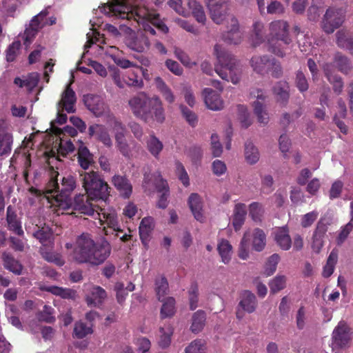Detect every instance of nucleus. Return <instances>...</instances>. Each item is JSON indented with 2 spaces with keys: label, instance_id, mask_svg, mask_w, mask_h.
Returning <instances> with one entry per match:
<instances>
[{
  "label": "nucleus",
  "instance_id": "f257e3e1",
  "mask_svg": "<svg viewBox=\"0 0 353 353\" xmlns=\"http://www.w3.org/2000/svg\"><path fill=\"white\" fill-rule=\"evenodd\" d=\"M79 177L85 194L74 197L73 208L81 214L93 215L94 208L90 200L105 201L110 196V187L98 172H82Z\"/></svg>",
  "mask_w": 353,
  "mask_h": 353
},
{
  "label": "nucleus",
  "instance_id": "f03ea898",
  "mask_svg": "<svg viewBox=\"0 0 353 353\" xmlns=\"http://www.w3.org/2000/svg\"><path fill=\"white\" fill-rule=\"evenodd\" d=\"M128 8L116 0L115 2L104 4L101 11L105 14L113 18L114 20L121 19L130 21L132 18L142 26L145 33L155 35L156 28L162 33H167L169 30L168 26L161 20L159 14L149 12L147 10H139L135 13L130 12Z\"/></svg>",
  "mask_w": 353,
  "mask_h": 353
},
{
  "label": "nucleus",
  "instance_id": "7ed1b4c3",
  "mask_svg": "<svg viewBox=\"0 0 353 353\" xmlns=\"http://www.w3.org/2000/svg\"><path fill=\"white\" fill-rule=\"evenodd\" d=\"M112 248L110 242L103 238L101 243H96L88 233L78 236L72 251V259L79 264L89 263L99 265L110 256Z\"/></svg>",
  "mask_w": 353,
  "mask_h": 353
},
{
  "label": "nucleus",
  "instance_id": "20e7f679",
  "mask_svg": "<svg viewBox=\"0 0 353 353\" xmlns=\"http://www.w3.org/2000/svg\"><path fill=\"white\" fill-rule=\"evenodd\" d=\"M128 105L133 114L146 123L155 121L162 123L165 121L163 103L157 96L150 97L141 92L130 98Z\"/></svg>",
  "mask_w": 353,
  "mask_h": 353
},
{
  "label": "nucleus",
  "instance_id": "39448f33",
  "mask_svg": "<svg viewBox=\"0 0 353 353\" xmlns=\"http://www.w3.org/2000/svg\"><path fill=\"white\" fill-rule=\"evenodd\" d=\"M214 50L218 61L215 72L222 79L237 84L242 72L239 61L232 54L222 50L218 44L214 46Z\"/></svg>",
  "mask_w": 353,
  "mask_h": 353
},
{
  "label": "nucleus",
  "instance_id": "423d86ee",
  "mask_svg": "<svg viewBox=\"0 0 353 353\" xmlns=\"http://www.w3.org/2000/svg\"><path fill=\"white\" fill-rule=\"evenodd\" d=\"M59 172L52 168L50 172V180L46 185L48 193H57V196H61V200L65 199L76 187V180L72 175L63 176L61 184L58 183Z\"/></svg>",
  "mask_w": 353,
  "mask_h": 353
},
{
  "label": "nucleus",
  "instance_id": "0eeeda50",
  "mask_svg": "<svg viewBox=\"0 0 353 353\" xmlns=\"http://www.w3.org/2000/svg\"><path fill=\"white\" fill-rule=\"evenodd\" d=\"M251 240L253 250L256 252H261L265 246L266 235L265 232L259 228H255L252 231L249 230L244 233L239 245L238 254L239 258L243 260H245L248 258Z\"/></svg>",
  "mask_w": 353,
  "mask_h": 353
},
{
  "label": "nucleus",
  "instance_id": "6e6552de",
  "mask_svg": "<svg viewBox=\"0 0 353 353\" xmlns=\"http://www.w3.org/2000/svg\"><path fill=\"white\" fill-rule=\"evenodd\" d=\"M345 12L341 8H328L322 20V28L327 34H331L343 23Z\"/></svg>",
  "mask_w": 353,
  "mask_h": 353
},
{
  "label": "nucleus",
  "instance_id": "1a4fd4ad",
  "mask_svg": "<svg viewBox=\"0 0 353 353\" xmlns=\"http://www.w3.org/2000/svg\"><path fill=\"white\" fill-rule=\"evenodd\" d=\"M270 42L272 47L275 45L276 39L281 40L284 45H289L292 40L289 34V24L284 20H276L269 25Z\"/></svg>",
  "mask_w": 353,
  "mask_h": 353
},
{
  "label": "nucleus",
  "instance_id": "9d476101",
  "mask_svg": "<svg viewBox=\"0 0 353 353\" xmlns=\"http://www.w3.org/2000/svg\"><path fill=\"white\" fill-rule=\"evenodd\" d=\"M207 6L212 20L216 24H221L228 19L229 14V0H207Z\"/></svg>",
  "mask_w": 353,
  "mask_h": 353
},
{
  "label": "nucleus",
  "instance_id": "9b49d317",
  "mask_svg": "<svg viewBox=\"0 0 353 353\" xmlns=\"http://www.w3.org/2000/svg\"><path fill=\"white\" fill-rule=\"evenodd\" d=\"M226 20L227 30L222 33V39L229 44H239L242 41L243 34L240 30L238 19L232 14Z\"/></svg>",
  "mask_w": 353,
  "mask_h": 353
},
{
  "label": "nucleus",
  "instance_id": "f8f14e48",
  "mask_svg": "<svg viewBox=\"0 0 353 353\" xmlns=\"http://www.w3.org/2000/svg\"><path fill=\"white\" fill-rule=\"evenodd\" d=\"M250 97L256 98V101L253 103L254 112L257 117V120L262 124H267L269 117L264 110V103L267 98L265 92L261 89H254L250 92Z\"/></svg>",
  "mask_w": 353,
  "mask_h": 353
},
{
  "label": "nucleus",
  "instance_id": "ddd939ff",
  "mask_svg": "<svg viewBox=\"0 0 353 353\" xmlns=\"http://www.w3.org/2000/svg\"><path fill=\"white\" fill-rule=\"evenodd\" d=\"M327 224L321 219L316 226L312 234V248L316 253H319L324 245V238L327 231Z\"/></svg>",
  "mask_w": 353,
  "mask_h": 353
},
{
  "label": "nucleus",
  "instance_id": "4468645a",
  "mask_svg": "<svg viewBox=\"0 0 353 353\" xmlns=\"http://www.w3.org/2000/svg\"><path fill=\"white\" fill-rule=\"evenodd\" d=\"M97 210L94 209V214L92 216H98L99 222L101 225L105 228H113L120 225L116 212L112 209H104L97 207Z\"/></svg>",
  "mask_w": 353,
  "mask_h": 353
},
{
  "label": "nucleus",
  "instance_id": "2eb2a0df",
  "mask_svg": "<svg viewBox=\"0 0 353 353\" xmlns=\"http://www.w3.org/2000/svg\"><path fill=\"white\" fill-rule=\"evenodd\" d=\"M88 134L97 141L101 142L108 148H112L113 145L109 132L103 125L94 123L90 125Z\"/></svg>",
  "mask_w": 353,
  "mask_h": 353
},
{
  "label": "nucleus",
  "instance_id": "dca6fc26",
  "mask_svg": "<svg viewBox=\"0 0 353 353\" xmlns=\"http://www.w3.org/2000/svg\"><path fill=\"white\" fill-rule=\"evenodd\" d=\"M125 43L129 48L138 52L148 50L150 45L148 37L143 32L128 38Z\"/></svg>",
  "mask_w": 353,
  "mask_h": 353
},
{
  "label": "nucleus",
  "instance_id": "f3484780",
  "mask_svg": "<svg viewBox=\"0 0 353 353\" xmlns=\"http://www.w3.org/2000/svg\"><path fill=\"white\" fill-rule=\"evenodd\" d=\"M83 101L87 108L96 117H100L105 111V103L101 97L87 94L83 97Z\"/></svg>",
  "mask_w": 353,
  "mask_h": 353
},
{
  "label": "nucleus",
  "instance_id": "a211bd4d",
  "mask_svg": "<svg viewBox=\"0 0 353 353\" xmlns=\"http://www.w3.org/2000/svg\"><path fill=\"white\" fill-rule=\"evenodd\" d=\"M77 101L76 94L71 88V83L67 85L64 92L62 93L61 99L59 105L64 109L68 113L75 112L74 104Z\"/></svg>",
  "mask_w": 353,
  "mask_h": 353
},
{
  "label": "nucleus",
  "instance_id": "6ab92c4d",
  "mask_svg": "<svg viewBox=\"0 0 353 353\" xmlns=\"http://www.w3.org/2000/svg\"><path fill=\"white\" fill-rule=\"evenodd\" d=\"M13 137L4 123H0V155H7L12 150Z\"/></svg>",
  "mask_w": 353,
  "mask_h": 353
},
{
  "label": "nucleus",
  "instance_id": "aec40b11",
  "mask_svg": "<svg viewBox=\"0 0 353 353\" xmlns=\"http://www.w3.org/2000/svg\"><path fill=\"white\" fill-rule=\"evenodd\" d=\"M112 183L123 198H130L132 192V185L125 176L115 174L112 176Z\"/></svg>",
  "mask_w": 353,
  "mask_h": 353
},
{
  "label": "nucleus",
  "instance_id": "412c9836",
  "mask_svg": "<svg viewBox=\"0 0 353 353\" xmlns=\"http://www.w3.org/2000/svg\"><path fill=\"white\" fill-rule=\"evenodd\" d=\"M204 101L206 106L214 111L220 110L223 108V101L221 96L211 88H205L203 92Z\"/></svg>",
  "mask_w": 353,
  "mask_h": 353
},
{
  "label": "nucleus",
  "instance_id": "4be33fe9",
  "mask_svg": "<svg viewBox=\"0 0 353 353\" xmlns=\"http://www.w3.org/2000/svg\"><path fill=\"white\" fill-rule=\"evenodd\" d=\"M274 241L282 250H289L292 247V239L287 227L279 228L274 232Z\"/></svg>",
  "mask_w": 353,
  "mask_h": 353
},
{
  "label": "nucleus",
  "instance_id": "5701e85b",
  "mask_svg": "<svg viewBox=\"0 0 353 353\" xmlns=\"http://www.w3.org/2000/svg\"><path fill=\"white\" fill-rule=\"evenodd\" d=\"M189 207L198 221L203 223L205 216L203 214V205L201 196L197 193H192L188 199Z\"/></svg>",
  "mask_w": 353,
  "mask_h": 353
},
{
  "label": "nucleus",
  "instance_id": "b1692460",
  "mask_svg": "<svg viewBox=\"0 0 353 353\" xmlns=\"http://www.w3.org/2000/svg\"><path fill=\"white\" fill-rule=\"evenodd\" d=\"M331 68V64H325L323 66L325 76L326 77L327 81L332 85L334 92L336 94L339 95L343 90V81L339 75L334 74L332 72Z\"/></svg>",
  "mask_w": 353,
  "mask_h": 353
},
{
  "label": "nucleus",
  "instance_id": "393cba45",
  "mask_svg": "<svg viewBox=\"0 0 353 353\" xmlns=\"http://www.w3.org/2000/svg\"><path fill=\"white\" fill-rule=\"evenodd\" d=\"M6 221L8 228L19 236L23 234V231L21 225V221L19 220L16 211L14 208L9 205L6 211Z\"/></svg>",
  "mask_w": 353,
  "mask_h": 353
},
{
  "label": "nucleus",
  "instance_id": "a878e982",
  "mask_svg": "<svg viewBox=\"0 0 353 353\" xmlns=\"http://www.w3.org/2000/svg\"><path fill=\"white\" fill-rule=\"evenodd\" d=\"M334 343L340 347L346 345L349 341L348 328L344 322H340L332 334Z\"/></svg>",
  "mask_w": 353,
  "mask_h": 353
},
{
  "label": "nucleus",
  "instance_id": "bb28decb",
  "mask_svg": "<svg viewBox=\"0 0 353 353\" xmlns=\"http://www.w3.org/2000/svg\"><path fill=\"white\" fill-rule=\"evenodd\" d=\"M273 92L276 96V101L285 105L289 100V85L286 81H279L273 88Z\"/></svg>",
  "mask_w": 353,
  "mask_h": 353
},
{
  "label": "nucleus",
  "instance_id": "cd10ccee",
  "mask_svg": "<svg viewBox=\"0 0 353 353\" xmlns=\"http://www.w3.org/2000/svg\"><path fill=\"white\" fill-rule=\"evenodd\" d=\"M246 214L245 204L239 203L235 205L232 217V225L236 231L239 230L243 225Z\"/></svg>",
  "mask_w": 353,
  "mask_h": 353
},
{
  "label": "nucleus",
  "instance_id": "c85d7f7f",
  "mask_svg": "<svg viewBox=\"0 0 353 353\" xmlns=\"http://www.w3.org/2000/svg\"><path fill=\"white\" fill-rule=\"evenodd\" d=\"M154 224L152 217L143 218L139 225V236L141 242L146 245L150 241L152 231L153 230Z\"/></svg>",
  "mask_w": 353,
  "mask_h": 353
},
{
  "label": "nucleus",
  "instance_id": "c756f323",
  "mask_svg": "<svg viewBox=\"0 0 353 353\" xmlns=\"http://www.w3.org/2000/svg\"><path fill=\"white\" fill-rule=\"evenodd\" d=\"M239 306L248 312L252 313L256 307V299L255 295L250 291H245L242 294V299L239 302Z\"/></svg>",
  "mask_w": 353,
  "mask_h": 353
},
{
  "label": "nucleus",
  "instance_id": "7c9ffc66",
  "mask_svg": "<svg viewBox=\"0 0 353 353\" xmlns=\"http://www.w3.org/2000/svg\"><path fill=\"white\" fill-rule=\"evenodd\" d=\"M2 259L3 266L6 270L17 275L21 274L23 266L11 254L6 252L3 253Z\"/></svg>",
  "mask_w": 353,
  "mask_h": 353
},
{
  "label": "nucleus",
  "instance_id": "2f4dec72",
  "mask_svg": "<svg viewBox=\"0 0 353 353\" xmlns=\"http://www.w3.org/2000/svg\"><path fill=\"white\" fill-rule=\"evenodd\" d=\"M107 297L105 290L100 286H94L90 292V295L88 296L86 301L88 305L97 306L101 304Z\"/></svg>",
  "mask_w": 353,
  "mask_h": 353
},
{
  "label": "nucleus",
  "instance_id": "473e14b6",
  "mask_svg": "<svg viewBox=\"0 0 353 353\" xmlns=\"http://www.w3.org/2000/svg\"><path fill=\"white\" fill-rule=\"evenodd\" d=\"M146 146L149 152L157 159L163 150V143L154 134H150L146 141Z\"/></svg>",
  "mask_w": 353,
  "mask_h": 353
},
{
  "label": "nucleus",
  "instance_id": "72a5a7b5",
  "mask_svg": "<svg viewBox=\"0 0 353 353\" xmlns=\"http://www.w3.org/2000/svg\"><path fill=\"white\" fill-rule=\"evenodd\" d=\"M270 58L267 56H254L250 60L251 66L257 73H263L270 63Z\"/></svg>",
  "mask_w": 353,
  "mask_h": 353
},
{
  "label": "nucleus",
  "instance_id": "f704fd0d",
  "mask_svg": "<svg viewBox=\"0 0 353 353\" xmlns=\"http://www.w3.org/2000/svg\"><path fill=\"white\" fill-rule=\"evenodd\" d=\"M78 162L83 170H87L92 163V155L88 148L83 145L79 146L77 152Z\"/></svg>",
  "mask_w": 353,
  "mask_h": 353
},
{
  "label": "nucleus",
  "instance_id": "c9c22d12",
  "mask_svg": "<svg viewBox=\"0 0 353 353\" xmlns=\"http://www.w3.org/2000/svg\"><path fill=\"white\" fill-rule=\"evenodd\" d=\"M188 6L195 19L199 23L205 24L206 16L203 6L195 0H189Z\"/></svg>",
  "mask_w": 353,
  "mask_h": 353
},
{
  "label": "nucleus",
  "instance_id": "e433bc0d",
  "mask_svg": "<svg viewBox=\"0 0 353 353\" xmlns=\"http://www.w3.org/2000/svg\"><path fill=\"white\" fill-rule=\"evenodd\" d=\"M156 86L161 93L164 99L169 103H172L175 101V97L171 89L165 84L164 81L159 77L154 79Z\"/></svg>",
  "mask_w": 353,
  "mask_h": 353
},
{
  "label": "nucleus",
  "instance_id": "4c0bfd02",
  "mask_svg": "<svg viewBox=\"0 0 353 353\" xmlns=\"http://www.w3.org/2000/svg\"><path fill=\"white\" fill-rule=\"evenodd\" d=\"M337 261L338 251L336 249H334L328 256L326 264L323 267L322 276L324 278H328L333 274Z\"/></svg>",
  "mask_w": 353,
  "mask_h": 353
},
{
  "label": "nucleus",
  "instance_id": "58836bf2",
  "mask_svg": "<svg viewBox=\"0 0 353 353\" xmlns=\"http://www.w3.org/2000/svg\"><path fill=\"white\" fill-rule=\"evenodd\" d=\"M206 319L205 312L199 310L194 313L192 316V323L190 329L194 333H199L201 332L204 325Z\"/></svg>",
  "mask_w": 353,
  "mask_h": 353
},
{
  "label": "nucleus",
  "instance_id": "ea45409f",
  "mask_svg": "<svg viewBox=\"0 0 353 353\" xmlns=\"http://www.w3.org/2000/svg\"><path fill=\"white\" fill-rule=\"evenodd\" d=\"M163 305L161 308V317L165 319L172 317L176 312V301L173 297L169 296L163 300Z\"/></svg>",
  "mask_w": 353,
  "mask_h": 353
},
{
  "label": "nucleus",
  "instance_id": "a19ab883",
  "mask_svg": "<svg viewBox=\"0 0 353 353\" xmlns=\"http://www.w3.org/2000/svg\"><path fill=\"white\" fill-rule=\"evenodd\" d=\"M217 250L221 257L222 262L225 264L229 263L231 259L232 247L228 240L222 239L217 245Z\"/></svg>",
  "mask_w": 353,
  "mask_h": 353
},
{
  "label": "nucleus",
  "instance_id": "79ce46f5",
  "mask_svg": "<svg viewBox=\"0 0 353 353\" xmlns=\"http://www.w3.org/2000/svg\"><path fill=\"white\" fill-rule=\"evenodd\" d=\"M116 148L125 157L129 158L131 156V150L126 140L125 134H117L114 135Z\"/></svg>",
  "mask_w": 353,
  "mask_h": 353
},
{
  "label": "nucleus",
  "instance_id": "37998d69",
  "mask_svg": "<svg viewBox=\"0 0 353 353\" xmlns=\"http://www.w3.org/2000/svg\"><path fill=\"white\" fill-rule=\"evenodd\" d=\"M336 43L339 47L346 49L353 55V37L339 31L336 33Z\"/></svg>",
  "mask_w": 353,
  "mask_h": 353
},
{
  "label": "nucleus",
  "instance_id": "c03bdc74",
  "mask_svg": "<svg viewBox=\"0 0 353 353\" xmlns=\"http://www.w3.org/2000/svg\"><path fill=\"white\" fill-rule=\"evenodd\" d=\"M245 157L247 162L250 164L256 163L259 159L258 149L250 141L245 144Z\"/></svg>",
  "mask_w": 353,
  "mask_h": 353
},
{
  "label": "nucleus",
  "instance_id": "a18cd8bd",
  "mask_svg": "<svg viewBox=\"0 0 353 353\" xmlns=\"http://www.w3.org/2000/svg\"><path fill=\"white\" fill-rule=\"evenodd\" d=\"M253 33L252 41L254 46H257L264 41L263 28L264 26L261 21H256L253 23Z\"/></svg>",
  "mask_w": 353,
  "mask_h": 353
},
{
  "label": "nucleus",
  "instance_id": "49530a36",
  "mask_svg": "<svg viewBox=\"0 0 353 353\" xmlns=\"http://www.w3.org/2000/svg\"><path fill=\"white\" fill-rule=\"evenodd\" d=\"M179 110L183 118L191 127L194 128L197 125L199 119L194 112L183 104L179 105Z\"/></svg>",
  "mask_w": 353,
  "mask_h": 353
},
{
  "label": "nucleus",
  "instance_id": "de8ad7c7",
  "mask_svg": "<svg viewBox=\"0 0 353 353\" xmlns=\"http://www.w3.org/2000/svg\"><path fill=\"white\" fill-rule=\"evenodd\" d=\"M123 81L125 85L134 88H141L143 86V82L141 77H139L137 72L129 71L128 74L123 76Z\"/></svg>",
  "mask_w": 353,
  "mask_h": 353
},
{
  "label": "nucleus",
  "instance_id": "09e8293b",
  "mask_svg": "<svg viewBox=\"0 0 353 353\" xmlns=\"http://www.w3.org/2000/svg\"><path fill=\"white\" fill-rule=\"evenodd\" d=\"M190 309L194 310L198 307L199 285L195 281L192 282L188 290Z\"/></svg>",
  "mask_w": 353,
  "mask_h": 353
},
{
  "label": "nucleus",
  "instance_id": "8fccbe9b",
  "mask_svg": "<svg viewBox=\"0 0 353 353\" xmlns=\"http://www.w3.org/2000/svg\"><path fill=\"white\" fill-rule=\"evenodd\" d=\"M336 66L343 73L347 74L351 69V63L349 59L341 53H336L334 59Z\"/></svg>",
  "mask_w": 353,
  "mask_h": 353
},
{
  "label": "nucleus",
  "instance_id": "3c124183",
  "mask_svg": "<svg viewBox=\"0 0 353 353\" xmlns=\"http://www.w3.org/2000/svg\"><path fill=\"white\" fill-rule=\"evenodd\" d=\"M107 122L112 128L114 135H117V134H125L127 131L126 127L119 119L112 114L109 115Z\"/></svg>",
  "mask_w": 353,
  "mask_h": 353
},
{
  "label": "nucleus",
  "instance_id": "603ef678",
  "mask_svg": "<svg viewBox=\"0 0 353 353\" xmlns=\"http://www.w3.org/2000/svg\"><path fill=\"white\" fill-rule=\"evenodd\" d=\"M270 292L276 294L286 286V277L284 275H277L269 283Z\"/></svg>",
  "mask_w": 353,
  "mask_h": 353
},
{
  "label": "nucleus",
  "instance_id": "864d4df0",
  "mask_svg": "<svg viewBox=\"0 0 353 353\" xmlns=\"http://www.w3.org/2000/svg\"><path fill=\"white\" fill-rule=\"evenodd\" d=\"M155 291L159 301H163L161 298L167 294L168 291V282L165 276H161L155 281Z\"/></svg>",
  "mask_w": 353,
  "mask_h": 353
},
{
  "label": "nucleus",
  "instance_id": "5fc2aeb1",
  "mask_svg": "<svg viewBox=\"0 0 353 353\" xmlns=\"http://www.w3.org/2000/svg\"><path fill=\"white\" fill-rule=\"evenodd\" d=\"M264 210L262 205L258 202H252L249 206V214L255 222L261 221Z\"/></svg>",
  "mask_w": 353,
  "mask_h": 353
},
{
  "label": "nucleus",
  "instance_id": "6e6d98bb",
  "mask_svg": "<svg viewBox=\"0 0 353 353\" xmlns=\"http://www.w3.org/2000/svg\"><path fill=\"white\" fill-rule=\"evenodd\" d=\"M53 312L54 309L51 306L45 305L43 310L37 314V319L39 321L48 323H53L55 321Z\"/></svg>",
  "mask_w": 353,
  "mask_h": 353
},
{
  "label": "nucleus",
  "instance_id": "4d7b16f0",
  "mask_svg": "<svg viewBox=\"0 0 353 353\" xmlns=\"http://www.w3.org/2000/svg\"><path fill=\"white\" fill-rule=\"evenodd\" d=\"M279 261L280 256L278 254H273L268 259L264 270L266 276H270L274 273Z\"/></svg>",
  "mask_w": 353,
  "mask_h": 353
},
{
  "label": "nucleus",
  "instance_id": "13d9d810",
  "mask_svg": "<svg viewBox=\"0 0 353 353\" xmlns=\"http://www.w3.org/2000/svg\"><path fill=\"white\" fill-rule=\"evenodd\" d=\"M33 236L38 239L43 246L52 245V233L48 230H45L44 228L39 229L34 232Z\"/></svg>",
  "mask_w": 353,
  "mask_h": 353
},
{
  "label": "nucleus",
  "instance_id": "bf43d9fd",
  "mask_svg": "<svg viewBox=\"0 0 353 353\" xmlns=\"http://www.w3.org/2000/svg\"><path fill=\"white\" fill-rule=\"evenodd\" d=\"M174 55L184 66L188 68H192L196 65V63L192 61L188 54L180 48L174 49Z\"/></svg>",
  "mask_w": 353,
  "mask_h": 353
},
{
  "label": "nucleus",
  "instance_id": "052dcab7",
  "mask_svg": "<svg viewBox=\"0 0 353 353\" xmlns=\"http://www.w3.org/2000/svg\"><path fill=\"white\" fill-rule=\"evenodd\" d=\"M34 21H31L29 27L27 28L24 32L25 43H31L35 38L39 30L41 29V26L39 25H35Z\"/></svg>",
  "mask_w": 353,
  "mask_h": 353
},
{
  "label": "nucleus",
  "instance_id": "680f3d73",
  "mask_svg": "<svg viewBox=\"0 0 353 353\" xmlns=\"http://www.w3.org/2000/svg\"><path fill=\"white\" fill-rule=\"evenodd\" d=\"M92 332V328L81 321L77 322L74 325V335L77 339H83Z\"/></svg>",
  "mask_w": 353,
  "mask_h": 353
},
{
  "label": "nucleus",
  "instance_id": "e2e57ef3",
  "mask_svg": "<svg viewBox=\"0 0 353 353\" xmlns=\"http://www.w3.org/2000/svg\"><path fill=\"white\" fill-rule=\"evenodd\" d=\"M41 252L43 258L47 261L54 263L60 266L64 264V261L59 254L51 251H47L44 248H41Z\"/></svg>",
  "mask_w": 353,
  "mask_h": 353
},
{
  "label": "nucleus",
  "instance_id": "0e129e2a",
  "mask_svg": "<svg viewBox=\"0 0 353 353\" xmlns=\"http://www.w3.org/2000/svg\"><path fill=\"white\" fill-rule=\"evenodd\" d=\"M274 47L272 46L270 39H268V50L277 57H283L285 55V49L288 45H284L281 40L276 39Z\"/></svg>",
  "mask_w": 353,
  "mask_h": 353
},
{
  "label": "nucleus",
  "instance_id": "69168bd1",
  "mask_svg": "<svg viewBox=\"0 0 353 353\" xmlns=\"http://www.w3.org/2000/svg\"><path fill=\"white\" fill-rule=\"evenodd\" d=\"M154 179V183L158 192H169V187L166 180H164L159 172L152 175Z\"/></svg>",
  "mask_w": 353,
  "mask_h": 353
},
{
  "label": "nucleus",
  "instance_id": "338daca9",
  "mask_svg": "<svg viewBox=\"0 0 353 353\" xmlns=\"http://www.w3.org/2000/svg\"><path fill=\"white\" fill-rule=\"evenodd\" d=\"M175 168L179 179L184 186L188 187L190 185V179L183 165L179 161H176Z\"/></svg>",
  "mask_w": 353,
  "mask_h": 353
},
{
  "label": "nucleus",
  "instance_id": "774afa93",
  "mask_svg": "<svg viewBox=\"0 0 353 353\" xmlns=\"http://www.w3.org/2000/svg\"><path fill=\"white\" fill-rule=\"evenodd\" d=\"M296 86L301 92H306L309 88L307 79H306L304 73L299 70L296 74L295 79Z\"/></svg>",
  "mask_w": 353,
  "mask_h": 353
}]
</instances>
